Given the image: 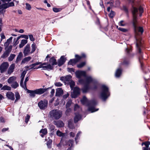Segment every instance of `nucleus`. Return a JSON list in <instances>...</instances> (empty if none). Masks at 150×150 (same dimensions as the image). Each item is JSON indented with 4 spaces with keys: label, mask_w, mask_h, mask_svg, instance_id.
<instances>
[{
    "label": "nucleus",
    "mask_w": 150,
    "mask_h": 150,
    "mask_svg": "<svg viewBox=\"0 0 150 150\" xmlns=\"http://www.w3.org/2000/svg\"><path fill=\"white\" fill-rule=\"evenodd\" d=\"M143 12V9L141 7H139V10L135 7H133L132 10L133 20L132 23L136 36L139 35L138 33H140L142 34L144 32V30L142 27L137 26V15L139 13L140 16H141Z\"/></svg>",
    "instance_id": "1"
},
{
    "label": "nucleus",
    "mask_w": 150,
    "mask_h": 150,
    "mask_svg": "<svg viewBox=\"0 0 150 150\" xmlns=\"http://www.w3.org/2000/svg\"><path fill=\"white\" fill-rule=\"evenodd\" d=\"M81 101V103L83 104L88 105L89 106L88 110L91 112L97 111L98 110V109H97L95 110V108L93 106H91V105L94 106L96 104V103L95 100L91 101H88L85 96H83Z\"/></svg>",
    "instance_id": "2"
},
{
    "label": "nucleus",
    "mask_w": 150,
    "mask_h": 150,
    "mask_svg": "<svg viewBox=\"0 0 150 150\" xmlns=\"http://www.w3.org/2000/svg\"><path fill=\"white\" fill-rule=\"evenodd\" d=\"M109 95L108 87L105 85H103L101 87L100 93L101 98L103 100H105L109 96Z\"/></svg>",
    "instance_id": "3"
},
{
    "label": "nucleus",
    "mask_w": 150,
    "mask_h": 150,
    "mask_svg": "<svg viewBox=\"0 0 150 150\" xmlns=\"http://www.w3.org/2000/svg\"><path fill=\"white\" fill-rule=\"evenodd\" d=\"M94 81V79L91 76H88L86 77V80L84 81V80L80 79L79 80V82L81 83H84L85 86L82 89L83 92H86L88 90V88L87 86L90 83Z\"/></svg>",
    "instance_id": "4"
},
{
    "label": "nucleus",
    "mask_w": 150,
    "mask_h": 150,
    "mask_svg": "<svg viewBox=\"0 0 150 150\" xmlns=\"http://www.w3.org/2000/svg\"><path fill=\"white\" fill-rule=\"evenodd\" d=\"M50 116L55 119H58L62 115V112L57 110H53L50 112Z\"/></svg>",
    "instance_id": "5"
},
{
    "label": "nucleus",
    "mask_w": 150,
    "mask_h": 150,
    "mask_svg": "<svg viewBox=\"0 0 150 150\" xmlns=\"http://www.w3.org/2000/svg\"><path fill=\"white\" fill-rule=\"evenodd\" d=\"M48 104V101L46 100H41L38 104V106L40 109H44L47 108Z\"/></svg>",
    "instance_id": "6"
},
{
    "label": "nucleus",
    "mask_w": 150,
    "mask_h": 150,
    "mask_svg": "<svg viewBox=\"0 0 150 150\" xmlns=\"http://www.w3.org/2000/svg\"><path fill=\"white\" fill-rule=\"evenodd\" d=\"M9 66V64L7 62L3 63L0 66V70L1 73L6 71Z\"/></svg>",
    "instance_id": "7"
},
{
    "label": "nucleus",
    "mask_w": 150,
    "mask_h": 150,
    "mask_svg": "<svg viewBox=\"0 0 150 150\" xmlns=\"http://www.w3.org/2000/svg\"><path fill=\"white\" fill-rule=\"evenodd\" d=\"M63 146H68L70 147L68 148L67 150H72L71 147L73 144V141L71 140H69L68 141H64L62 142Z\"/></svg>",
    "instance_id": "8"
},
{
    "label": "nucleus",
    "mask_w": 150,
    "mask_h": 150,
    "mask_svg": "<svg viewBox=\"0 0 150 150\" xmlns=\"http://www.w3.org/2000/svg\"><path fill=\"white\" fill-rule=\"evenodd\" d=\"M75 74L76 77L80 79L83 76H86V72L84 71H77L75 72Z\"/></svg>",
    "instance_id": "9"
},
{
    "label": "nucleus",
    "mask_w": 150,
    "mask_h": 150,
    "mask_svg": "<svg viewBox=\"0 0 150 150\" xmlns=\"http://www.w3.org/2000/svg\"><path fill=\"white\" fill-rule=\"evenodd\" d=\"M30 45L27 44L24 48L23 53L25 56H27L30 54H31Z\"/></svg>",
    "instance_id": "10"
},
{
    "label": "nucleus",
    "mask_w": 150,
    "mask_h": 150,
    "mask_svg": "<svg viewBox=\"0 0 150 150\" xmlns=\"http://www.w3.org/2000/svg\"><path fill=\"white\" fill-rule=\"evenodd\" d=\"M80 89L77 87H75L74 89L73 93L72 94V97L73 98H76L80 94Z\"/></svg>",
    "instance_id": "11"
},
{
    "label": "nucleus",
    "mask_w": 150,
    "mask_h": 150,
    "mask_svg": "<svg viewBox=\"0 0 150 150\" xmlns=\"http://www.w3.org/2000/svg\"><path fill=\"white\" fill-rule=\"evenodd\" d=\"M136 40V46L139 52V53H141V50L140 48V46L142 44V42H141V39L140 38H137V37L135 36Z\"/></svg>",
    "instance_id": "12"
},
{
    "label": "nucleus",
    "mask_w": 150,
    "mask_h": 150,
    "mask_svg": "<svg viewBox=\"0 0 150 150\" xmlns=\"http://www.w3.org/2000/svg\"><path fill=\"white\" fill-rule=\"evenodd\" d=\"M47 64L46 63H44L41 65H40L38 67V68H45V69L49 70V69H51L52 68V66L51 65V64H49L47 65L44 66L45 65H46Z\"/></svg>",
    "instance_id": "13"
},
{
    "label": "nucleus",
    "mask_w": 150,
    "mask_h": 150,
    "mask_svg": "<svg viewBox=\"0 0 150 150\" xmlns=\"http://www.w3.org/2000/svg\"><path fill=\"white\" fill-rule=\"evenodd\" d=\"M6 96L8 99L12 100H14L15 99L14 94L11 92H8L6 93Z\"/></svg>",
    "instance_id": "14"
},
{
    "label": "nucleus",
    "mask_w": 150,
    "mask_h": 150,
    "mask_svg": "<svg viewBox=\"0 0 150 150\" xmlns=\"http://www.w3.org/2000/svg\"><path fill=\"white\" fill-rule=\"evenodd\" d=\"M66 59L64 56H62L58 61V65L60 66L62 65L65 62Z\"/></svg>",
    "instance_id": "15"
},
{
    "label": "nucleus",
    "mask_w": 150,
    "mask_h": 150,
    "mask_svg": "<svg viewBox=\"0 0 150 150\" xmlns=\"http://www.w3.org/2000/svg\"><path fill=\"white\" fill-rule=\"evenodd\" d=\"M27 70H24L22 72L21 76V80L20 83V85H22L23 84V81L24 79V78L25 74L27 73Z\"/></svg>",
    "instance_id": "16"
},
{
    "label": "nucleus",
    "mask_w": 150,
    "mask_h": 150,
    "mask_svg": "<svg viewBox=\"0 0 150 150\" xmlns=\"http://www.w3.org/2000/svg\"><path fill=\"white\" fill-rule=\"evenodd\" d=\"M14 68L15 64H11L8 70V74H11L13 71Z\"/></svg>",
    "instance_id": "17"
},
{
    "label": "nucleus",
    "mask_w": 150,
    "mask_h": 150,
    "mask_svg": "<svg viewBox=\"0 0 150 150\" xmlns=\"http://www.w3.org/2000/svg\"><path fill=\"white\" fill-rule=\"evenodd\" d=\"M35 90L36 94H41L44 93L46 91V89L44 88H40L37 89Z\"/></svg>",
    "instance_id": "18"
},
{
    "label": "nucleus",
    "mask_w": 150,
    "mask_h": 150,
    "mask_svg": "<svg viewBox=\"0 0 150 150\" xmlns=\"http://www.w3.org/2000/svg\"><path fill=\"white\" fill-rule=\"evenodd\" d=\"M40 64V62H36L26 67L28 69H30L33 68L34 69H38L39 68H38H38H36L35 67L36 65L39 64Z\"/></svg>",
    "instance_id": "19"
},
{
    "label": "nucleus",
    "mask_w": 150,
    "mask_h": 150,
    "mask_svg": "<svg viewBox=\"0 0 150 150\" xmlns=\"http://www.w3.org/2000/svg\"><path fill=\"white\" fill-rule=\"evenodd\" d=\"M49 64L52 65H56L57 64L56 60L53 57L51 58L49 61Z\"/></svg>",
    "instance_id": "20"
},
{
    "label": "nucleus",
    "mask_w": 150,
    "mask_h": 150,
    "mask_svg": "<svg viewBox=\"0 0 150 150\" xmlns=\"http://www.w3.org/2000/svg\"><path fill=\"white\" fill-rule=\"evenodd\" d=\"M13 37H10L7 40L6 42L4 44V46L5 47H7L8 45L12 42Z\"/></svg>",
    "instance_id": "21"
},
{
    "label": "nucleus",
    "mask_w": 150,
    "mask_h": 150,
    "mask_svg": "<svg viewBox=\"0 0 150 150\" xmlns=\"http://www.w3.org/2000/svg\"><path fill=\"white\" fill-rule=\"evenodd\" d=\"M16 79V77L15 76H12L10 77L8 79L7 82L9 84L11 83L15 82Z\"/></svg>",
    "instance_id": "22"
},
{
    "label": "nucleus",
    "mask_w": 150,
    "mask_h": 150,
    "mask_svg": "<svg viewBox=\"0 0 150 150\" xmlns=\"http://www.w3.org/2000/svg\"><path fill=\"white\" fill-rule=\"evenodd\" d=\"M63 91L61 88H58L56 90V95L59 96L62 95L63 94Z\"/></svg>",
    "instance_id": "23"
},
{
    "label": "nucleus",
    "mask_w": 150,
    "mask_h": 150,
    "mask_svg": "<svg viewBox=\"0 0 150 150\" xmlns=\"http://www.w3.org/2000/svg\"><path fill=\"white\" fill-rule=\"evenodd\" d=\"M81 119V116L79 114H76L74 118V122L76 123L80 120Z\"/></svg>",
    "instance_id": "24"
},
{
    "label": "nucleus",
    "mask_w": 150,
    "mask_h": 150,
    "mask_svg": "<svg viewBox=\"0 0 150 150\" xmlns=\"http://www.w3.org/2000/svg\"><path fill=\"white\" fill-rule=\"evenodd\" d=\"M28 42V41L26 40L23 39L21 41L20 44L19 45V47L21 48L23 47L24 45L26 44Z\"/></svg>",
    "instance_id": "25"
},
{
    "label": "nucleus",
    "mask_w": 150,
    "mask_h": 150,
    "mask_svg": "<svg viewBox=\"0 0 150 150\" xmlns=\"http://www.w3.org/2000/svg\"><path fill=\"white\" fill-rule=\"evenodd\" d=\"M78 60H76L75 59H71L69 61L68 64L69 65H71L73 66L78 62Z\"/></svg>",
    "instance_id": "26"
},
{
    "label": "nucleus",
    "mask_w": 150,
    "mask_h": 150,
    "mask_svg": "<svg viewBox=\"0 0 150 150\" xmlns=\"http://www.w3.org/2000/svg\"><path fill=\"white\" fill-rule=\"evenodd\" d=\"M55 123L54 124L58 127H62L64 125V123L62 121H59L55 122Z\"/></svg>",
    "instance_id": "27"
},
{
    "label": "nucleus",
    "mask_w": 150,
    "mask_h": 150,
    "mask_svg": "<svg viewBox=\"0 0 150 150\" xmlns=\"http://www.w3.org/2000/svg\"><path fill=\"white\" fill-rule=\"evenodd\" d=\"M122 72V70L120 69H118L116 70L115 76L116 77H119L121 75Z\"/></svg>",
    "instance_id": "28"
},
{
    "label": "nucleus",
    "mask_w": 150,
    "mask_h": 150,
    "mask_svg": "<svg viewBox=\"0 0 150 150\" xmlns=\"http://www.w3.org/2000/svg\"><path fill=\"white\" fill-rule=\"evenodd\" d=\"M40 132L42 133L40 134V136L41 137H43L45 135L47 134V130L45 129H42L40 131Z\"/></svg>",
    "instance_id": "29"
},
{
    "label": "nucleus",
    "mask_w": 150,
    "mask_h": 150,
    "mask_svg": "<svg viewBox=\"0 0 150 150\" xmlns=\"http://www.w3.org/2000/svg\"><path fill=\"white\" fill-rule=\"evenodd\" d=\"M29 79V76H27L25 79V81L24 82V84L23 83V84H22V85H20L23 88H24V89H26V88H27L26 86V82L28 81Z\"/></svg>",
    "instance_id": "30"
},
{
    "label": "nucleus",
    "mask_w": 150,
    "mask_h": 150,
    "mask_svg": "<svg viewBox=\"0 0 150 150\" xmlns=\"http://www.w3.org/2000/svg\"><path fill=\"white\" fill-rule=\"evenodd\" d=\"M28 92L30 93V95L31 96L34 97L35 96L36 94L35 90L31 91L30 90H28Z\"/></svg>",
    "instance_id": "31"
},
{
    "label": "nucleus",
    "mask_w": 150,
    "mask_h": 150,
    "mask_svg": "<svg viewBox=\"0 0 150 150\" xmlns=\"http://www.w3.org/2000/svg\"><path fill=\"white\" fill-rule=\"evenodd\" d=\"M86 57V55L85 54H82L81 56H79L78 55H75V57L76 58L75 59L76 60H78V62L83 57Z\"/></svg>",
    "instance_id": "32"
},
{
    "label": "nucleus",
    "mask_w": 150,
    "mask_h": 150,
    "mask_svg": "<svg viewBox=\"0 0 150 150\" xmlns=\"http://www.w3.org/2000/svg\"><path fill=\"white\" fill-rule=\"evenodd\" d=\"M11 86L12 88L15 89L19 86V84L16 81H15L12 83Z\"/></svg>",
    "instance_id": "33"
},
{
    "label": "nucleus",
    "mask_w": 150,
    "mask_h": 150,
    "mask_svg": "<svg viewBox=\"0 0 150 150\" xmlns=\"http://www.w3.org/2000/svg\"><path fill=\"white\" fill-rule=\"evenodd\" d=\"M31 59V57L29 56L27 57L24 58L22 61V63H25L26 62H28Z\"/></svg>",
    "instance_id": "34"
},
{
    "label": "nucleus",
    "mask_w": 150,
    "mask_h": 150,
    "mask_svg": "<svg viewBox=\"0 0 150 150\" xmlns=\"http://www.w3.org/2000/svg\"><path fill=\"white\" fill-rule=\"evenodd\" d=\"M11 87L7 85L4 86L1 88V90H4L10 91L11 90Z\"/></svg>",
    "instance_id": "35"
},
{
    "label": "nucleus",
    "mask_w": 150,
    "mask_h": 150,
    "mask_svg": "<svg viewBox=\"0 0 150 150\" xmlns=\"http://www.w3.org/2000/svg\"><path fill=\"white\" fill-rule=\"evenodd\" d=\"M15 96L16 99L15 100V102H16L18 100H19L20 98V96L19 93L18 92H16L15 93Z\"/></svg>",
    "instance_id": "36"
},
{
    "label": "nucleus",
    "mask_w": 150,
    "mask_h": 150,
    "mask_svg": "<svg viewBox=\"0 0 150 150\" xmlns=\"http://www.w3.org/2000/svg\"><path fill=\"white\" fill-rule=\"evenodd\" d=\"M68 125L70 128L73 129L74 128V127L73 125V123L72 121L69 120L68 121Z\"/></svg>",
    "instance_id": "37"
},
{
    "label": "nucleus",
    "mask_w": 150,
    "mask_h": 150,
    "mask_svg": "<svg viewBox=\"0 0 150 150\" xmlns=\"http://www.w3.org/2000/svg\"><path fill=\"white\" fill-rule=\"evenodd\" d=\"M125 22L123 20L121 21L119 23V25L121 26H124L127 25Z\"/></svg>",
    "instance_id": "38"
},
{
    "label": "nucleus",
    "mask_w": 150,
    "mask_h": 150,
    "mask_svg": "<svg viewBox=\"0 0 150 150\" xmlns=\"http://www.w3.org/2000/svg\"><path fill=\"white\" fill-rule=\"evenodd\" d=\"M6 48V51L10 53L11 52L12 49V45H10L8 47V46L7 47H5Z\"/></svg>",
    "instance_id": "39"
},
{
    "label": "nucleus",
    "mask_w": 150,
    "mask_h": 150,
    "mask_svg": "<svg viewBox=\"0 0 150 150\" xmlns=\"http://www.w3.org/2000/svg\"><path fill=\"white\" fill-rule=\"evenodd\" d=\"M31 47L32 50L31 51V52L32 53L36 50V46L34 44H32L31 45Z\"/></svg>",
    "instance_id": "40"
},
{
    "label": "nucleus",
    "mask_w": 150,
    "mask_h": 150,
    "mask_svg": "<svg viewBox=\"0 0 150 150\" xmlns=\"http://www.w3.org/2000/svg\"><path fill=\"white\" fill-rule=\"evenodd\" d=\"M57 135L59 137H63L64 136V134L62 133L60 131L58 130L57 131L56 133Z\"/></svg>",
    "instance_id": "41"
},
{
    "label": "nucleus",
    "mask_w": 150,
    "mask_h": 150,
    "mask_svg": "<svg viewBox=\"0 0 150 150\" xmlns=\"http://www.w3.org/2000/svg\"><path fill=\"white\" fill-rule=\"evenodd\" d=\"M71 100H69L67 103L66 107V108L69 107L71 105Z\"/></svg>",
    "instance_id": "42"
},
{
    "label": "nucleus",
    "mask_w": 150,
    "mask_h": 150,
    "mask_svg": "<svg viewBox=\"0 0 150 150\" xmlns=\"http://www.w3.org/2000/svg\"><path fill=\"white\" fill-rule=\"evenodd\" d=\"M118 29L119 30L124 33H126L128 31V29L120 27H119L118 28Z\"/></svg>",
    "instance_id": "43"
},
{
    "label": "nucleus",
    "mask_w": 150,
    "mask_h": 150,
    "mask_svg": "<svg viewBox=\"0 0 150 150\" xmlns=\"http://www.w3.org/2000/svg\"><path fill=\"white\" fill-rule=\"evenodd\" d=\"M15 56V55L14 54H11L8 57V60L10 61H12L14 58Z\"/></svg>",
    "instance_id": "44"
},
{
    "label": "nucleus",
    "mask_w": 150,
    "mask_h": 150,
    "mask_svg": "<svg viewBox=\"0 0 150 150\" xmlns=\"http://www.w3.org/2000/svg\"><path fill=\"white\" fill-rule=\"evenodd\" d=\"M26 8L28 10H30L31 8V7L30 5L28 3H26L25 4Z\"/></svg>",
    "instance_id": "45"
},
{
    "label": "nucleus",
    "mask_w": 150,
    "mask_h": 150,
    "mask_svg": "<svg viewBox=\"0 0 150 150\" xmlns=\"http://www.w3.org/2000/svg\"><path fill=\"white\" fill-rule=\"evenodd\" d=\"M86 64V63L85 62H83L81 63V64H78L77 65V67H78L79 68H81L83 67V66H84Z\"/></svg>",
    "instance_id": "46"
},
{
    "label": "nucleus",
    "mask_w": 150,
    "mask_h": 150,
    "mask_svg": "<svg viewBox=\"0 0 150 150\" xmlns=\"http://www.w3.org/2000/svg\"><path fill=\"white\" fill-rule=\"evenodd\" d=\"M9 54L10 53L6 51L3 54L2 57H7L8 56Z\"/></svg>",
    "instance_id": "47"
},
{
    "label": "nucleus",
    "mask_w": 150,
    "mask_h": 150,
    "mask_svg": "<svg viewBox=\"0 0 150 150\" xmlns=\"http://www.w3.org/2000/svg\"><path fill=\"white\" fill-rule=\"evenodd\" d=\"M61 10L60 8H53V11L55 12H58L60 11Z\"/></svg>",
    "instance_id": "48"
},
{
    "label": "nucleus",
    "mask_w": 150,
    "mask_h": 150,
    "mask_svg": "<svg viewBox=\"0 0 150 150\" xmlns=\"http://www.w3.org/2000/svg\"><path fill=\"white\" fill-rule=\"evenodd\" d=\"M65 81H69L71 78V76L70 75H68L65 76Z\"/></svg>",
    "instance_id": "49"
},
{
    "label": "nucleus",
    "mask_w": 150,
    "mask_h": 150,
    "mask_svg": "<svg viewBox=\"0 0 150 150\" xmlns=\"http://www.w3.org/2000/svg\"><path fill=\"white\" fill-rule=\"evenodd\" d=\"M115 15V13L114 11H111L109 16L111 18H113Z\"/></svg>",
    "instance_id": "50"
},
{
    "label": "nucleus",
    "mask_w": 150,
    "mask_h": 150,
    "mask_svg": "<svg viewBox=\"0 0 150 150\" xmlns=\"http://www.w3.org/2000/svg\"><path fill=\"white\" fill-rule=\"evenodd\" d=\"M54 84L57 86H62V84L60 82H56Z\"/></svg>",
    "instance_id": "51"
},
{
    "label": "nucleus",
    "mask_w": 150,
    "mask_h": 150,
    "mask_svg": "<svg viewBox=\"0 0 150 150\" xmlns=\"http://www.w3.org/2000/svg\"><path fill=\"white\" fill-rule=\"evenodd\" d=\"M23 56V54L22 53V52H20L18 55L17 57V59L20 60L21 59V58Z\"/></svg>",
    "instance_id": "52"
},
{
    "label": "nucleus",
    "mask_w": 150,
    "mask_h": 150,
    "mask_svg": "<svg viewBox=\"0 0 150 150\" xmlns=\"http://www.w3.org/2000/svg\"><path fill=\"white\" fill-rule=\"evenodd\" d=\"M30 116L29 115H27L25 118V122L27 123L30 119Z\"/></svg>",
    "instance_id": "53"
},
{
    "label": "nucleus",
    "mask_w": 150,
    "mask_h": 150,
    "mask_svg": "<svg viewBox=\"0 0 150 150\" xmlns=\"http://www.w3.org/2000/svg\"><path fill=\"white\" fill-rule=\"evenodd\" d=\"M75 133L74 132H71L69 133L70 136L72 137H74V136H75Z\"/></svg>",
    "instance_id": "54"
},
{
    "label": "nucleus",
    "mask_w": 150,
    "mask_h": 150,
    "mask_svg": "<svg viewBox=\"0 0 150 150\" xmlns=\"http://www.w3.org/2000/svg\"><path fill=\"white\" fill-rule=\"evenodd\" d=\"M71 110L70 108H68L66 111L65 113L67 115H69V113L71 112Z\"/></svg>",
    "instance_id": "55"
},
{
    "label": "nucleus",
    "mask_w": 150,
    "mask_h": 150,
    "mask_svg": "<svg viewBox=\"0 0 150 150\" xmlns=\"http://www.w3.org/2000/svg\"><path fill=\"white\" fill-rule=\"evenodd\" d=\"M29 38L30 40L32 41H33L35 40L34 38H33V36L32 35H29Z\"/></svg>",
    "instance_id": "56"
},
{
    "label": "nucleus",
    "mask_w": 150,
    "mask_h": 150,
    "mask_svg": "<svg viewBox=\"0 0 150 150\" xmlns=\"http://www.w3.org/2000/svg\"><path fill=\"white\" fill-rule=\"evenodd\" d=\"M81 133V131H79L77 134L76 137L75 138V140L76 142V140L77 139L78 137L80 135Z\"/></svg>",
    "instance_id": "57"
},
{
    "label": "nucleus",
    "mask_w": 150,
    "mask_h": 150,
    "mask_svg": "<svg viewBox=\"0 0 150 150\" xmlns=\"http://www.w3.org/2000/svg\"><path fill=\"white\" fill-rule=\"evenodd\" d=\"M144 144L145 146H148L149 147V145L150 144V142H148L145 143H142V145H143Z\"/></svg>",
    "instance_id": "58"
},
{
    "label": "nucleus",
    "mask_w": 150,
    "mask_h": 150,
    "mask_svg": "<svg viewBox=\"0 0 150 150\" xmlns=\"http://www.w3.org/2000/svg\"><path fill=\"white\" fill-rule=\"evenodd\" d=\"M19 43V41L16 40L15 41H14L13 42V46H16Z\"/></svg>",
    "instance_id": "59"
},
{
    "label": "nucleus",
    "mask_w": 150,
    "mask_h": 150,
    "mask_svg": "<svg viewBox=\"0 0 150 150\" xmlns=\"http://www.w3.org/2000/svg\"><path fill=\"white\" fill-rule=\"evenodd\" d=\"M80 109V108L79 106L77 104H76L75 105L74 110L75 111L77 110H79Z\"/></svg>",
    "instance_id": "60"
},
{
    "label": "nucleus",
    "mask_w": 150,
    "mask_h": 150,
    "mask_svg": "<svg viewBox=\"0 0 150 150\" xmlns=\"http://www.w3.org/2000/svg\"><path fill=\"white\" fill-rule=\"evenodd\" d=\"M22 38H25L26 40L28 38V35H22Z\"/></svg>",
    "instance_id": "61"
},
{
    "label": "nucleus",
    "mask_w": 150,
    "mask_h": 150,
    "mask_svg": "<svg viewBox=\"0 0 150 150\" xmlns=\"http://www.w3.org/2000/svg\"><path fill=\"white\" fill-rule=\"evenodd\" d=\"M65 76H62L60 77V80L62 81H64V82H65Z\"/></svg>",
    "instance_id": "62"
},
{
    "label": "nucleus",
    "mask_w": 150,
    "mask_h": 150,
    "mask_svg": "<svg viewBox=\"0 0 150 150\" xmlns=\"http://www.w3.org/2000/svg\"><path fill=\"white\" fill-rule=\"evenodd\" d=\"M0 35L1 38V40H2L3 39H5V36L3 33H1Z\"/></svg>",
    "instance_id": "63"
},
{
    "label": "nucleus",
    "mask_w": 150,
    "mask_h": 150,
    "mask_svg": "<svg viewBox=\"0 0 150 150\" xmlns=\"http://www.w3.org/2000/svg\"><path fill=\"white\" fill-rule=\"evenodd\" d=\"M143 150H144L145 149L146 150H150V147L149 148L148 146H146L145 147H143Z\"/></svg>",
    "instance_id": "64"
}]
</instances>
